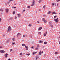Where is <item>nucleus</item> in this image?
Here are the masks:
<instances>
[{
	"instance_id": "58",
	"label": "nucleus",
	"mask_w": 60,
	"mask_h": 60,
	"mask_svg": "<svg viewBox=\"0 0 60 60\" xmlns=\"http://www.w3.org/2000/svg\"><path fill=\"white\" fill-rule=\"evenodd\" d=\"M12 8H14V7H12Z\"/></svg>"
},
{
	"instance_id": "8",
	"label": "nucleus",
	"mask_w": 60,
	"mask_h": 60,
	"mask_svg": "<svg viewBox=\"0 0 60 60\" xmlns=\"http://www.w3.org/2000/svg\"><path fill=\"white\" fill-rule=\"evenodd\" d=\"M19 18H20L21 17V15L20 14H17Z\"/></svg>"
},
{
	"instance_id": "33",
	"label": "nucleus",
	"mask_w": 60,
	"mask_h": 60,
	"mask_svg": "<svg viewBox=\"0 0 60 60\" xmlns=\"http://www.w3.org/2000/svg\"><path fill=\"white\" fill-rule=\"evenodd\" d=\"M38 34H41V32H38Z\"/></svg>"
},
{
	"instance_id": "2",
	"label": "nucleus",
	"mask_w": 60,
	"mask_h": 60,
	"mask_svg": "<svg viewBox=\"0 0 60 60\" xmlns=\"http://www.w3.org/2000/svg\"><path fill=\"white\" fill-rule=\"evenodd\" d=\"M54 21H55L56 23H58V22L59 21L58 20V18H56V19H54Z\"/></svg>"
},
{
	"instance_id": "61",
	"label": "nucleus",
	"mask_w": 60,
	"mask_h": 60,
	"mask_svg": "<svg viewBox=\"0 0 60 60\" xmlns=\"http://www.w3.org/2000/svg\"><path fill=\"white\" fill-rule=\"evenodd\" d=\"M14 5H16V4H14Z\"/></svg>"
},
{
	"instance_id": "31",
	"label": "nucleus",
	"mask_w": 60,
	"mask_h": 60,
	"mask_svg": "<svg viewBox=\"0 0 60 60\" xmlns=\"http://www.w3.org/2000/svg\"><path fill=\"white\" fill-rule=\"evenodd\" d=\"M27 8H30V7L29 6H28L27 7Z\"/></svg>"
},
{
	"instance_id": "30",
	"label": "nucleus",
	"mask_w": 60,
	"mask_h": 60,
	"mask_svg": "<svg viewBox=\"0 0 60 60\" xmlns=\"http://www.w3.org/2000/svg\"><path fill=\"white\" fill-rule=\"evenodd\" d=\"M37 47H38V48H39V47H40V45H39L38 44L37 45Z\"/></svg>"
},
{
	"instance_id": "13",
	"label": "nucleus",
	"mask_w": 60,
	"mask_h": 60,
	"mask_svg": "<svg viewBox=\"0 0 60 60\" xmlns=\"http://www.w3.org/2000/svg\"><path fill=\"white\" fill-rule=\"evenodd\" d=\"M42 29V27H40L38 28V30L40 31V30H41Z\"/></svg>"
},
{
	"instance_id": "59",
	"label": "nucleus",
	"mask_w": 60,
	"mask_h": 60,
	"mask_svg": "<svg viewBox=\"0 0 60 60\" xmlns=\"http://www.w3.org/2000/svg\"><path fill=\"white\" fill-rule=\"evenodd\" d=\"M15 8H16V7H14V9H15Z\"/></svg>"
},
{
	"instance_id": "52",
	"label": "nucleus",
	"mask_w": 60,
	"mask_h": 60,
	"mask_svg": "<svg viewBox=\"0 0 60 60\" xmlns=\"http://www.w3.org/2000/svg\"><path fill=\"white\" fill-rule=\"evenodd\" d=\"M57 13H56V12H54V14H56Z\"/></svg>"
},
{
	"instance_id": "64",
	"label": "nucleus",
	"mask_w": 60,
	"mask_h": 60,
	"mask_svg": "<svg viewBox=\"0 0 60 60\" xmlns=\"http://www.w3.org/2000/svg\"><path fill=\"white\" fill-rule=\"evenodd\" d=\"M59 58H60V56H59Z\"/></svg>"
},
{
	"instance_id": "6",
	"label": "nucleus",
	"mask_w": 60,
	"mask_h": 60,
	"mask_svg": "<svg viewBox=\"0 0 60 60\" xmlns=\"http://www.w3.org/2000/svg\"><path fill=\"white\" fill-rule=\"evenodd\" d=\"M48 34V32H45V33L44 34V36H46V34Z\"/></svg>"
},
{
	"instance_id": "54",
	"label": "nucleus",
	"mask_w": 60,
	"mask_h": 60,
	"mask_svg": "<svg viewBox=\"0 0 60 60\" xmlns=\"http://www.w3.org/2000/svg\"><path fill=\"white\" fill-rule=\"evenodd\" d=\"M25 36L24 35H23V37H25Z\"/></svg>"
},
{
	"instance_id": "28",
	"label": "nucleus",
	"mask_w": 60,
	"mask_h": 60,
	"mask_svg": "<svg viewBox=\"0 0 60 60\" xmlns=\"http://www.w3.org/2000/svg\"><path fill=\"white\" fill-rule=\"evenodd\" d=\"M37 53V52H34L33 53V54H34H34H35Z\"/></svg>"
},
{
	"instance_id": "60",
	"label": "nucleus",
	"mask_w": 60,
	"mask_h": 60,
	"mask_svg": "<svg viewBox=\"0 0 60 60\" xmlns=\"http://www.w3.org/2000/svg\"><path fill=\"white\" fill-rule=\"evenodd\" d=\"M25 11V10H23V11Z\"/></svg>"
},
{
	"instance_id": "56",
	"label": "nucleus",
	"mask_w": 60,
	"mask_h": 60,
	"mask_svg": "<svg viewBox=\"0 0 60 60\" xmlns=\"http://www.w3.org/2000/svg\"><path fill=\"white\" fill-rule=\"evenodd\" d=\"M37 22L38 23H39V21H37Z\"/></svg>"
},
{
	"instance_id": "23",
	"label": "nucleus",
	"mask_w": 60,
	"mask_h": 60,
	"mask_svg": "<svg viewBox=\"0 0 60 60\" xmlns=\"http://www.w3.org/2000/svg\"><path fill=\"white\" fill-rule=\"evenodd\" d=\"M56 17H57V16H56V15H55L54 16V19H55V18H56Z\"/></svg>"
},
{
	"instance_id": "49",
	"label": "nucleus",
	"mask_w": 60,
	"mask_h": 60,
	"mask_svg": "<svg viewBox=\"0 0 60 60\" xmlns=\"http://www.w3.org/2000/svg\"><path fill=\"white\" fill-rule=\"evenodd\" d=\"M60 1V0H56L57 2H59Z\"/></svg>"
},
{
	"instance_id": "5",
	"label": "nucleus",
	"mask_w": 60,
	"mask_h": 60,
	"mask_svg": "<svg viewBox=\"0 0 60 60\" xmlns=\"http://www.w3.org/2000/svg\"><path fill=\"white\" fill-rule=\"evenodd\" d=\"M0 52L2 53H5V51L4 50H0Z\"/></svg>"
},
{
	"instance_id": "51",
	"label": "nucleus",
	"mask_w": 60,
	"mask_h": 60,
	"mask_svg": "<svg viewBox=\"0 0 60 60\" xmlns=\"http://www.w3.org/2000/svg\"><path fill=\"white\" fill-rule=\"evenodd\" d=\"M10 52H11V51H12V49H11L10 50Z\"/></svg>"
},
{
	"instance_id": "53",
	"label": "nucleus",
	"mask_w": 60,
	"mask_h": 60,
	"mask_svg": "<svg viewBox=\"0 0 60 60\" xmlns=\"http://www.w3.org/2000/svg\"><path fill=\"white\" fill-rule=\"evenodd\" d=\"M31 48H32V49H34V47L33 46H32L31 47Z\"/></svg>"
},
{
	"instance_id": "63",
	"label": "nucleus",
	"mask_w": 60,
	"mask_h": 60,
	"mask_svg": "<svg viewBox=\"0 0 60 60\" xmlns=\"http://www.w3.org/2000/svg\"><path fill=\"white\" fill-rule=\"evenodd\" d=\"M57 58H59L58 57H57Z\"/></svg>"
},
{
	"instance_id": "15",
	"label": "nucleus",
	"mask_w": 60,
	"mask_h": 60,
	"mask_svg": "<svg viewBox=\"0 0 60 60\" xmlns=\"http://www.w3.org/2000/svg\"><path fill=\"white\" fill-rule=\"evenodd\" d=\"M29 26H32V24H29L28 25Z\"/></svg>"
},
{
	"instance_id": "14",
	"label": "nucleus",
	"mask_w": 60,
	"mask_h": 60,
	"mask_svg": "<svg viewBox=\"0 0 60 60\" xmlns=\"http://www.w3.org/2000/svg\"><path fill=\"white\" fill-rule=\"evenodd\" d=\"M41 51H40V52H39L38 54V55H40V56L41 55Z\"/></svg>"
},
{
	"instance_id": "12",
	"label": "nucleus",
	"mask_w": 60,
	"mask_h": 60,
	"mask_svg": "<svg viewBox=\"0 0 60 60\" xmlns=\"http://www.w3.org/2000/svg\"><path fill=\"white\" fill-rule=\"evenodd\" d=\"M21 35L20 34V33H18L17 35V37H19V36L20 35Z\"/></svg>"
},
{
	"instance_id": "17",
	"label": "nucleus",
	"mask_w": 60,
	"mask_h": 60,
	"mask_svg": "<svg viewBox=\"0 0 60 60\" xmlns=\"http://www.w3.org/2000/svg\"><path fill=\"white\" fill-rule=\"evenodd\" d=\"M55 3H53L52 4V6H54V5H55Z\"/></svg>"
},
{
	"instance_id": "41",
	"label": "nucleus",
	"mask_w": 60,
	"mask_h": 60,
	"mask_svg": "<svg viewBox=\"0 0 60 60\" xmlns=\"http://www.w3.org/2000/svg\"><path fill=\"white\" fill-rule=\"evenodd\" d=\"M22 46H23V47L25 46V44H22Z\"/></svg>"
},
{
	"instance_id": "37",
	"label": "nucleus",
	"mask_w": 60,
	"mask_h": 60,
	"mask_svg": "<svg viewBox=\"0 0 60 60\" xmlns=\"http://www.w3.org/2000/svg\"><path fill=\"white\" fill-rule=\"evenodd\" d=\"M26 55H27V56H29L30 55V54H26Z\"/></svg>"
},
{
	"instance_id": "27",
	"label": "nucleus",
	"mask_w": 60,
	"mask_h": 60,
	"mask_svg": "<svg viewBox=\"0 0 60 60\" xmlns=\"http://www.w3.org/2000/svg\"><path fill=\"white\" fill-rule=\"evenodd\" d=\"M47 43L46 42H44V44H46Z\"/></svg>"
},
{
	"instance_id": "38",
	"label": "nucleus",
	"mask_w": 60,
	"mask_h": 60,
	"mask_svg": "<svg viewBox=\"0 0 60 60\" xmlns=\"http://www.w3.org/2000/svg\"><path fill=\"white\" fill-rule=\"evenodd\" d=\"M14 0H10V2H11V1H13Z\"/></svg>"
},
{
	"instance_id": "32",
	"label": "nucleus",
	"mask_w": 60,
	"mask_h": 60,
	"mask_svg": "<svg viewBox=\"0 0 60 60\" xmlns=\"http://www.w3.org/2000/svg\"><path fill=\"white\" fill-rule=\"evenodd\" d=\"M20 56H22V53H21L20 54Z\"/></svg>"
},
{
	"instance_id": "45",
	"label": "nucleus",
	"mask_w": 60,
	"mask_h": 60,
	"mask_svg": "<svg viewBox=\"0 0 60 60\" xmlns=\"http://www.w3.org/2000/svg\"><path fill=\"white\" fill-rule=\"evenodd\" d=\"M41 53H42V54L43 53V51H42V52H41Z\"/></svg>"
},
{
	"instance_id": "24",
	"label": "nucleus",
	"mask_w": 60,
	"mask_h": 60,
	"mask_svg": "<svg viewBox=\"0 0 60 60\" xmlns=\"http://www.w3.org/2000/svg\"><path fill=\"white\" fill-rule=\"evenodd\" d=\"M44 23H46L47 22V21L46 20H45V21H44Z\"/></svg>"
},
{
	"instance_id": "39",
	"label": "nucleus",
	"mask_w": 60,
	"mask_h": 60,
	"mask_svg": "<svg viewBox=\"0 0 60 60\" xmlns=\"http://www.w3.org/2000/svg\"><path fill=\"white\" fill-rule=\"evenodd\" d=\"M58 53L57 52H55V55H56V54H57Z\"/></svg>"
},
{
	"instance_id": "9",
	"label": "nucleus",
	"mask_w": 60,
	"mask_h": 60,
	"mask_svg": "<svg viewBox=\"0 0 60 60\" xmlns=\"http://www.w3.org/2000/svg\"><path fill=\"white\" fill-rule=\"evenodd\" d=\"M6 12L7 13H8V11H9V9L7 8L6 9Z\"/></svg>"
},
{
	"instance_id": "1",
	"label": "nucleus",
	"mask_w": 60,
	"mask_h": 60,
	"mask_svg": "<svg viewBox=\"0 0 60 60\" xmlns=\"http://www.w3.org/2000/svg\"><path fill=\"white\" fill-rule=\"evenodd\" d=\"M11 27L10 26H9V27H8V30L7 31V32H10L11 30Z\"/></svg>"
},
{
	"instance_id": "48",
	"label": "nucleus",
	"mask_w": 60,
	"mask_h": 60,
	"mask_svg": "<svg viewBox=\"0 0 60 60\" xmlns=\"http://www.w3.org/2000/svg\"><path fill=\"white\" fill-rule=\"evenodd\" d=\"M49 23L50 24H51V22H49Z\"/></svg>"
},
{
	"instance_id": "35",
	"label": "nucleus",
	"mask_w": 60,
	"mask_h": 60,
	"mask_svg": "<svg viewBox=\"0 0 60 60\" xmlns=\"http://www.w3.org/2000/svg\"><path fill=\"white\" fill-rule=\"evenodd\" d=\"M9 40H7V43H8V42H9Z\"/></svg>"
},
{
	"instance_id": "7",
	"label": "nucleus",
	"mask_w": 60,
	"mask_h": 60,
	"mask_svg": "<svg viewBox=\"0 0 60 60\" xmlns=\"http://www.w3.org/2000/svg\"><path fill=\"white\" fill-rule=\"evenodd\" d=\"M8 54H7V53H6V54H4V56H5V57L6 58H7V56H8Z\"/></svg>"
},
{
	"instance_id": "22",
	"label": "nucleus",
	"mask_w": 60,
	"mask_h": 60,
	"mask_svg": "<svg viewBox=\"0 0 60 60\" xmlns=\"http://www.w3.org/2000/svg\"><path fill=\"white\" fill-rule=\"evenodd\" d=\"M42 41H39V43H42Z\"/></svg>"
},
{
	"instance_id": "55",
	"label": "nucleus",
	"mask_w": 60,
	"mask_h": 60,
	"mask_svg": "<svg viewBox=\"0 0 60 60\" xmlns=\"http://www.w3.org/2000/svg\"><path fill=\"white\" fill-rule=\"evenodd\" d=\"M2 48V46H0V48Z\"/></svg>"
},
{
	"instance_id": "16",
	"label": "nucleus",
	"mask_w": 60,
	"mask_h": 60,
	"mask_svg": "<svg viewBox=\"0 0 60 60\" xmlns=\"http://www.w3.org/2000/svg\"><path fill=\"white\" fill-rule=\"evenodd\" d=\"M50 27H52V28H53V26L52 25H50Z\"/></svg>"
},
{
	"instance_id": "43",
	"label": "nucleus",
	"mask_w": 60,
	"mask_h": 60,
	"mask_svg": "<svg viewBox=\"0 0 60 60\" xmlns=\"http://www.w3.org/2000/svg\"><path fill=\"white\" fill-rule=\"evenodd\" d=\"M13 19V17H11L10 19Z\"/></svg>"
},
{
	"instance_id": "26",
	"label": "nucleus",
	"mask_w": 60,
	"mask_h": 60,
	"mask_svg": "<svg viewBox=\"0 0 60 60\" xmlns=\"http://www.w3.org/2000/svg\"><path fill=\"white\" fill-rule=\"evenodd\" d=\"M15 44V43L12 42V45H14Z\"/></svg>"
},
{
	"instance_id": "11",
	"label": "nucleus",
	"mask_w": 60,
	"mask_h": 60,
	"mask_svg": "<svg viewBox=\"0 0 60 60\" xmlns=\"http://www.w3.org/2000/svg\"><path fill=\"white\" fill-rule=\"evenodd\" d=\"M25 47L26 49V50H28V46H26V45H25Z\"/></svg>"
},
{
	"instance_id": "21",
	"label": "nucleus",
	"mask_w": 60,
	"mask_h": 60,
	"mask_svg": "<svg viewBox=\"0 0 60 60\" xmlns=\"http://www.w3.org/2000/svg\"><path fill=\"white\" fill-rule=\"evenodd\" d=\"M38 47H37L35 48V50H38Z\"/></svg>"
},
{
	"instance_id": "57",
	"label": "nucleus",
	"mask_w": 60,
	"mask_h": 60,
	"mask_svg": "<svg viewBox=\"0 0 60 60\" xmlns=\"http://www.w3.org/2000/svg\"><path fill=\"white\" fill-rule=\"evenodd\" d=\"M8 60H11V59H8Z\"/></svg>"
},
{
	"instance_id": "18",
	"label": "nucleus",
	"mask_w": 60,
	"mask_h": 60,
	"mask_svg": "<svg viewBox=\"0 0 60 60\" xmlns=\"http://www.w3.org/2000/svg\"><path fill=\"white\" fill-rule=\"evenodd\" d=\"M42 20L43 21H44L45 20V18H43L42 19Z\"/></svg>"
},
{
	"instance_id": "4",
	"label": "nucleus",
	"mask_w": 60,
	"mask_h": 60,
	"mask_svg": "<svg viewBox=\"0 0 60 60\" xmlns=\"http://www.w3.org/2000/svg\"><path fill=\"white\" fill-rule=\"evenodd\" d=\"M35 57L36 58L35 60H36L37 59H38L39 58V56L38 55H36L35 56Z\"/></svg>"
},
{
	"instance_id": "34",
	"label": "nucleus",
	"mask_w": 60,
	"mask_h": 60,
	"mask_svg": "<svg viewBox=\"0 0 60 60\" xmlns=\"http://www.w3.org/2000/svg\"><path fill=\"white\" fill-rule=\"evenodd\" d=\"M12 40H13V41H15V38H13L12 39Z\"/></svg>"
},
{
	"instance_id": "3",
	"label": "nucleus",
	"mask_w": 60,
	"mask_h": 60,
	"mask_svg": "<svg viewBox=\"0 0 60 60\" xmlns=\"http://www.w3.org/2000/svg\"><path fill=\"white\" fill-rule=\"evenodd\" d=\"M35 4V1H34V0H33V1L32 2V4L31 5V6H34V5Z\"/></svg>"
},
{
	"instance_id": "50",
	"label": "nucleus",
	"mask_w": 60,
	"mask_h": 60,
	"mask_svg": "<svg viewBox=\"0 0 60 60\" xmlns=\"http://www.w3.org/2000/svg\"><path fill=\"white\" fill-rule=\"evenodd\" d=\"M57 6H58V4H57Z\"/></svg>"
},
{
	"instance_id": "25",
	"label": "nucleus",
	"mask_w": 60,
	"mask_h": 60,
	"mask_svg": "<svg viewBox=\"0 0 60 60\" xmlns=\"http://www.w3.org/2000/svg\"><path fill=\"white\" fill-rule=\"evenodd\" d=\"M13 14H15V11H13Z\"/></svg>"
},
{
	"instance_id": "29",
	"label": "nucleus",
	"mask_w": 60,
	"mask_h": 60,
	"mask_svg": "<svg viewBox=\"0 0 60 60\" xmlns=\"http://www.w3.org/2000/svg\"><path fill=\"white\" fill-rule=\"evenodd\" d=\"M15 19H17V17L16 16H15Z\"/></svg>"
},
{
	"instance_id": "40",
	"label": "nucleus",
	"mask_w": 60,
	"mask_h": 60,
	"mask_svg": "<svg viewBox=\"0 0 60 60\" xmlns=\"http://www.w3.org/2000/svg\"><path fill=\"white\" fill-rule=\"evenodd\" d=\"M1 20H2V18H1L0 19V22H1Z\"/></svg>"
},
{
	"instance_id": "46",
	"label": "nucleus",
	"mask_w": 60,
	"mask_h": 60,
	"mask_svg": "<svg viewBox=\"0 0 60 60\" xmlns=\"http://www.w3.org/2000/svg\"><path fill=\"white\" fill-rule=\"evenodd\" d=\"M45 55H46V54H44L43 55V56H45Z\"/></svg>"
},
{
	"instance_id": "62",
	"label": "nucleus",
	"mask_w": 60,
	"mask_h": 60,
	"mask_svg": "<svg viewBox=\"0 0 60 60\" xmlns=\"http://www.w3.org/2000/svg\"><path fill=\"white\" fill-rule=\"evenodd\" d=\"M38 11H41V9H39L38 10Z\"/></svg>"
},
{
	"instance_id": "36",
	"label": "nucleus",
	"mask_w": 60,
	"mask_h": 60,
	"mask_svg": "<svg viewBox=\"0 0 60 60\" xmlns=\"http://www.w3.org/2000/svg\"><path fill=\"white\" fill-rule=\"evenodd\" d=\"M45 5H44L43 6V8H45Z\"/></svg>"
},
{
	"instance_id": "47",
	"label": "nucleus",
	"mask_w": 60,
	"mask_h": 60,
	"mask_svg": "<svg viewBox=\"0 0 60 60\" xmlns=\"http://www.w3.org/2000/svg\"><path fill=\"white\" fill-rule=\"evenodd\" d=\"M45 16H46V15H43V17H45Z\"/></svg>"
},
{
	"instance_id": "20",
	"label": "nucleus",
	"mask_w": 60,
	"mask_h": 60,
	"mask_svg": "<svg viewBox=\"0 0 60 60\" xmlns=\"http://www.w3.org/2000/svg\"><path fill=\"white\" fill-rule=\"evenodd\" d=\"M39 3H41V2H42V0H40L38 1Z\"/></svg>"
},
{
	"instance_id": "42",
	"label": "nucleus",
	"mask_w": 60,
	"mask_h": 60,
	"mask_svg": "<svg viewBox=\"0 0 60 60\" xmlns=\"http://www.w3.org/2000/svg\"><path fill=\"white\" fill-rule=\"evenodd\" d=\"M10 1H9L8 2H7V4H9V3H10Z\"/></svg>"
},
{
	"instance_id": "10",
	"label": "nucleus",
	"mask_w": 60,
	"mask_h": 60,
	"mask_svg": "<svg viewBox=\"0 0 60 60\" xmlns=\"http://www.w3.org/2000/svg\"><path fill=\"white\" fill-rule=\"evenodd\" d=\"M51 13H52V12L51 11H49V12L47 13V14H50Z\"/></svg>"
},
{
	"instance_id": "19",
	"label": "nucleus",
	"mask_w": 60,
	"mask_h": 60,
	"mask_svg": "<svg viewBox=\"0 0 60 60\" xmlns=\"http://www.w3.org/2000/svg\"><path fill=\"white\" fill-rule=\"evenodd\" d=\"M0 11H3V9L2 8L0 9Z\"/></svg>"
},
{
	"instance_id": "44",
	"label": "nucleus",
	"mask_w": 60,
	"mask_h": 60,
	"mask_svg": "<svg viewBox=\"0 0 60 60\" xmlns=\"http://www.w3.org/2000/svg\"><path fill=\"white\" fill-rule=\"evenodd\" d=\"M52 14H55V12H53L52 13Z\"/></svg>"
}]
</instances>
